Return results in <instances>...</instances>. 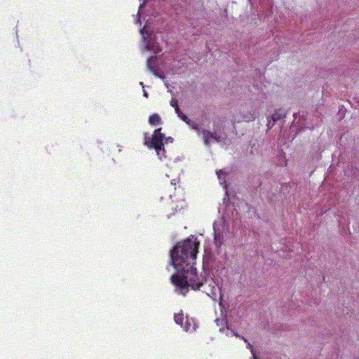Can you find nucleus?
I'll list each match as a JSON object with an SVG mask.
<instances>
[{
  "label": "nucleus",
  "instance_id": "1",
  "mask_svg": "<svg viewBox=\"0 0 359 359\" xmlns=\"http://www.w3.org/2000/svg\"><path fill=\"white\" fill-rule=\"evenodd\" d=\"M200 243L194 236L178 242L170 250L171 264L176 273L170 276L175 291L185 296L191 288L202 290L214 300H222L221 288L206 271L198 273L195 266Z\"/></svg>",
  "mask_w": 359,
  "mask_h": 359
},
{
  "label": "nucleus",
  "instance_id": "2",
  "mask_svg": "<svg viewBox=\"0 0 359 359\" xmlns=\"http://www.w3.org/2000/svg\"><path fill=\"white\" fill-rule=\"evenodd\" d=\"M144 135V145L149 149H154L160 159L165 158L164 148V140L165 137V135L161 133V128L155 129L151 138L147 136V134L146 133Z\"/></svg>",
  "mask_w": 359,
  "mask_h": 359
},
{
  "label": "nucleus",
  "instance_id": "3",
  "mask_svg": "<svg viewBox=\"0 0 359 359\" xmlns=\"http://www.w3.org/2000/svg\"><path fill=\"white\" fill-rule=\"evenodd\" d=\"M285 112L283 111L282 109L275 111V112L271 116V121H269L267 126L269 128H272L276 122L285 118Z\"/></svg>",
  "mask_w": 359,
  "mask_h": 359
},
{
  "label": "nucleus",
  "instance_id": "4",
  "mask_svg": "<svg viewBox=\"0 0 359 359\" xmlns=\"http://www.w3.org/2000/svg\"><path fill=\"white\" fill-rule=\"evenodd\" d=\"M203 135V142L205 146H210V140H215L216 141H219V137L214 135L212 132L208 130H203L201 131Z\"/></svg>",
  "mask_w": 359,
  "mask_h": 359
},
{
  "label": "nucleus",
  "instance_id": "5",
  "mask_svg": "<svg viewBox=\"0 0 359 359\" xmlns=\"http://www.w3.org/2000/svg\"><path fill=\"white\" fill-rule=\"evenodd\" d=\"M182 327L186 332H191L196 330L197 325L196 324L195 320L193 318L186 317V320L184 323Z\"/></svg>",
  "mask_w": 359,
  "mask_h": 359
},
{
  "label": "nucleus",
  "instance_id": "6",
  "mask_svg": "<svg viewBox=\"0 0 359 359\" xmlns=\"http://www.w3.org/2000/svg\"><path fill=\"white\" fill-rule=\"evenodd\" d=\"M161 122V118L158 114H154L149 117V123L151 126L159 125Z\"/></svg>",
  "mask_w": 359,
  "mask_h": 359
},
{
  "label": "nucleus",
  "instance_id": "7",
  "mask_svg": "<svg viewBox=\"0 0 359 359\" xmlns=\"http://www.w3.org/2000/svg\"><path fill=\"white\" fill-rule=\"evenodd\" d=\"M174 320L177 324L181 325L182 327L184 325V314L182 311L174 316Z\"/></svg>",
  "mask_w": 359,
  "mask_h": 359
},
{
  "label": "nucleus",
  "instance_id": "8",
  "mask_svg": "<svg viewBox=\"0 0 359 359\" xmlns=\"http://www.w3.org/2000/svg\"><path fill=\"white\" fill-rule=\"evenodd\" d=\"M176 114H177L179 118H180V119H182L184 122H185L186 123H187L189 126L191 125V123H192L191 120L190 118H189L188 116L186 114H184L181 110H180V111H178V112H176Z\"/></svg>",
  "mask_w": 359,
  "mask_h": 359
},
{
  "label": "nucleus",
  "instance_id": "9",
  "mask_svg": "<svg viewBox=\"0 0 359 359\" xmlns=\"http://www.w3.org/2000/svg\"><path fill=\"white\" fill-rule=\"evenodd\" d=\"M170 105L175 109V113L180 111V109L178 106V102L176 99L172 98L171 100Z\"/></svg>",
  "mask_w": 359,
  "mask_h": 359
},
{
  "label": "nucleus",
  "instance_id": "10",
  "mask_svg": "<svg viewBox=\"0 0 359 359\" xmlns=\"http://www.w3.org/2000/svg\"><path fill=\"white\" fill-rule=\"evenodd\" d=\"M153 58H155V57H151L150 58H149L147 61V67L148 69L151 72H153L154 74H156V72H155V69L154 67H152V66L150 64V60Z\"/></svg>",
  "mask_w": 359,
  "mask_h": 359
},
{
  "label": "nucleus",
  "instance_id": "11",
  "mask_svg": "<svg viewBox=\"0 0 359 359\" xmlns=\"http://www.w3.org/2000/svg\"><path fill=\"white\" fill-rule=\"evenodd\" d=\"M191 126H192V128H193L194 130H195L196 131V133H197L198 135H200V133H201V131L200 130V129H199V128H198V125L194 123V124H193Z\"/></svg>",
  "mask_w": 359,
  "mask_h": 359
},
{
  "label": "nucleus",
  "instance_id": "12",
  "mask_svg": "<svg viewBox=\"0 0 359 359\" xmlns=\"http://www.w3.org/2000/svg\"><path fill=\"white\" fill-rule=\"evenodd\" d=\"M248 347L251 350V352H252V353L253 355L254 358L256 359L255 355L254 352H253V350H252V345L249 342H248Z\"/></svg>",
  "mask_w": 359,
  "mask_h": 359
},
{
  "label": "nucleus",
  "instance_id": "13",
  "mask_svg": "<svg viewBox=\"0 0 359 359\" xmlns=\"http://www.w3.org/2000/svg\"><path fill=\"white\" fill-rule=\"evenodd\" d=\"M145 48H146L147 50H152V48L150 46V45H149V44L147 45V46H146V47H145Z\"/></svg>",
  "mask_w": 359,
  "mask_h": 359
},
{
  "label": "nucleus",
  "instance_id": "14",
  "mask_svg": "<svg viewBox=\"0 0 359 359\" xmlns=\"http://www.w3.org/2000/svg\"><path fill=\"white\" fill-rule=\"evenodd\" d=\"M255 117L254 116H252L251 117H250L249 118L247 119L248 121H253L255 120Z\"/></svg>",
  "mask_w": 359,
  "mask_h": 359
},
{
  "label": "nucleus",
  "instance_id": "15",
  "mask_svg": "<svg viewBox=\"0 0 359 359\" xmlns=\"http://www.w3.org/2000/svg\"><path fill=\"white\" fill-rule=\"evenodd\" d=\"M170 183H171V184L175 185V184H176V180H175V179L172 180L170 181Z\"/></svg>",
  "mask_w": 359,
  "mask_h": 359
},
{
  "label": "nucleus",
  "instance_id": "16",
  "mask_svg": "<svg viewBox=\"0 0 359 359\" xmlns=\"http://www.w3.org/2000/svg\"><path fill=\"white\" fill-rule=\"evenodd\" d=\"M144 97H147L148 95H147V92H144Z\"/></svg>",
  "mask_w": 359,
  "mask_h": 359
},
{
  "label": "nucleus",
  "instance_id": "17",
  "mask_svg": "<svg viewBox=\"0 0 359 359\" xmlns=\"http://www.w3.org/2000/svg\"><path fill=\"white\" fill-rule=\"evenodd\" d=\"M219 173H222V170H219V172H217V175H219Z\"/></svg>",
  "mask_w": 359,
  "mask_h": 359
}]
</instances>
